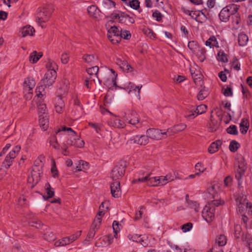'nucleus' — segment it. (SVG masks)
Wrapping results in <instances>:
<instances>
[{"label":"nucleus","instance_id":"50","mask_svg":"<svg viewBox=\"0 0 252 252\" xmlns=\"http://www.w3.org/2000/svg\"><path fill=\"white\" fill-rule=\"evenodd\" d=\"M127 237L130 240L138 243L140 240V237H141V235H138V234H129Z\"/></svg>","mask_w":252,"mask_h":252},{"label":"nucleus","instance_id":"3","mask_svg":"<svg viewBox=\"0 0 252 252\" xmlns=\"http://www.w3.org/2000/svg\"><path fill=\"white\" fill-rule=\"evenodd\" d=\"M171 130H161L158 128H149L146 131V134L149 139L158 140L165 138L170 136Z\"/></svg>","mask_w":252,"mask_h":252},{"label":"nucleus","instance_id":"42","mask_svg":"<svg viewBox=\"0 0 252 252\" xmlns=\"http://www.w3.org/2000/svg\"><path fill=\"white\" fill-rule=\"evenodd\" d=\"M46 190L47 198L52 197L54 195V189L52 188L49 183H46L45 186Z\"/></svg>","mask_w":252,"mask_h":252},{"label":"nucleus","instance_id":"16","mask_svg":"<svg viewBox=\"0 0 252 252\" xmlns=\"http://www.w3.org/2000/svg\"><path fill=\"white\" fill-rule=\"evenodd\" d=\"M110 188L111 192L113 197L117 198L120 196L121 191L120 189V184L119 181H115L112 183Z\"/></svg>","mask_w":252,"mask_h":252},{"label":"nucleus","instance_id":"21","mask_svg":"<svg viewBox=\"0 0 252 252\" xmlns=\"http://www.w3.org/2000/svg\"><path fill=\"white\" fill-rule=\"evenodd\" d=\"M205 45L209 46L210 48L214 47L217 48L219 47V43L217 41V38L214 35L211 36L206 41Z\"/></svg>","mask_w":252,"mask_h":252},{"label":"nucleus","instance_id":"26","mask_svg":"<svg viewBox=\"0 0 252 252\" xmlns=\"http://www.w3.org/2000/svg\"><path fill=\"white\" fill-rule=\"evenodd\" d=\"M249 38L248 36L243 33H240L238 35V44L241 46H245L248 41Z\"/></svg>","mask_w":252,"mask_h":252},{"label":"nucleus","instance_id":"2","mask_svg":"<svg viewBox=\"0 0 252 252\" xmlns=\"http://www.w3.org/2000/svg\"><path fill=\"white\" fill-rule=\"evenodd\" d=\"M61 132H64L66 133V134H68L69 136L76 137L74 138L75 142L73 143L71 140H69L67 142V145L74 146L78 148H82L84 146L85 144L84 141L81 139L80 137L76 135V132L71 127H67L65 126H62L56 131V133L58 134Z\"/></svg>","mask_w":252,"mask_h":252},{"label":"nucleus","instance_id":"48","mask_svg":"<svg viewBox=\"0 0 252 252\" xmlns=\"http://www.w3.org/2000/svg\"><path fill=\"white\" fill-rule=\"evenodd\" d=\"M227 132L230 134L237 135L238 131L235 125L230 126L226 129Z\"/></svg>","mask_w":252,"mask_h":252},{"label":"nucleus","instance_id":"39","mask_svg":"<svg viewBox=\"0 0 252 252\" xmlns=\"http://www.w3.org/2000/svg\"><path fill=\"white\" fill-rule=\"evenodd\" d=\"M239 147V143L235 140L231 141L229 146V150L232 152H235Z\"/></svg>","mask_w":252,"mask_h":252},{"label":"nucleus","instance_id":"33","mask_svg":"<svg viewBox=\"0 0 252 252\" xmlns=\"http://www.w3.org/2000/svg\"><path fill=\"white\" fill-rule=\"evenodd\" d=\"M246 169V167L245 163L242 162L239 164L238 165V169H237V173L236 174V178H240L244 173Z\"/></svg>","mask_w":252,"mask_h":252},{"label":"nucleus","instance_id":"60","mask_svg":"<svg viewBox=\"0 0 252 252\" xmlns=\"http://www.w3.org/2000/svg\"><path fill=\"white\" fill-rule=\"evenodd\" d=\"M69 60V56L66 53H64L62 55L61 61L63 63L66 64Z\"/></svg>","mask_w":252,"mask_h":252},{"label":"nucleus","instance_id":"18","mask_svg":"<svg viewBox=\"0 0 252 252\" xmlns=\"http://www.w3.org/2000/svg\"><path fill=\"white\" fill-rule=\"evenodd\" d=\"M83 61L87 63L93 64L98 60L97 57L93 54H86L82 57Z\"/></svg>","mask_w":252,"mask_h":252},{"label":"nucleus","instance_id":"45","mask_svg":"<svg viewBox=\"0 0 252 252\" xmlns=\"http://www.w3.org/2000/svg\"><path fill=\"white\" fill-rule=\"evenodd\" d=\"M101 223V218L96 217L92 224V228L97 230Z\"/></svg>","mask_w":252,"mask_h":252},{"label":"nucleus","instance_id":"1","mask_svg":"<svg viewBox=\"0 0 252 252\" xmlns=\"http://www.w3.org/2000/svg\"><path fill=\"white\" fill-rule=\"evenodd\" d=\"M224 201L220 200H213L205 205L202 211V215L205 220L210 222L215 217V207L222 205Z\"/></svg>","mask_w":252,"mask_h":252},{"label":"nucleus","instance_id":"8","mask_svg":"<svg viewBox=\"0 0 252 252\" xmlns=\"http://www.w3.org/2000/svg\"><path fill=\"white\" fill-rule=\"evenodd\" d=\"M120 31L121 29L115 26H111L108 29L107 37L113 44L118 43L121 40Z\"/></svg>","mask_w":252,"mask_h":252},{"label":"nucleus","instance_id":"35","mask_svg":"<svg viewBox=\"0 0 252 252\" xmlns=\"http://www.w3.org/2000/svg\"><path fill=\"white\" fill-rule=\"evenodd\" d=\"M41 56L42 55H37L36 51H33L31 54L30 56V61L32 63H35L39 60Z\"/></svg>","mask_w":252,"mask_h":252},{"label":"nucleus","instance_id":"41","mask_svg":"<svg viewBox=\"0 0 252 252\" xmlns=\"http://www.w3.org/2000/svg\"><path fill=\"white\" fill-rule=\"evenodd\" d=\"M69 238L68 237H65L61 239V240L55 242V245L57 247L63 246L70 244Z\"/></svg>","mask_w":252,"mask_h":252},{"label":"nucleus","instance_id":"13","mask_svg":"<svg viewBox=\"0 0 252 252\" xmlns=\"http://www.w3.org/2000/svg\"><path fill=\"white\" fill-rule=\"evenodd\" d=\"M126 120L128 121L129 124L132 125H136L139 123V119L137 117V114L133 111H127L124 116Z\"/></svg>","mask_w":252,"mask_h":252},{"label":"nucleus","instance_id":"5","mask_svg":"<svg viewBox=\"0 0 252 252\" xmlns=\"http://www.w3.org/2000/svg\"><path fill=\"white\" fill-rule=\"evenodd\" d=\"M42 171H41V166L39 165L37 166H33L31 175L29 176L28 178V182L31 184V187H33L40 180V175Z\"/></svg>","mask_w":252,"mask_h":252},{"label":"nucleus","instance_id":"25","mask_svg":"<svg viewBox=\"0 0 252 252\" xmlns=\"http://www.w3.org/2000/svg\"><path fill=\"white\" fill-rule=\"evenodd\" d=\"M187 127L186 125L184 124H180L175 126L173 127L168 128L167 130H171L170 136L177 132L181 131L185 129Z\"/></svg>","mask_w":252,"mask_h":252},{"label":"nucleus","instance_id":"32","mask_svg":"<svg viewBox=\"0 0 252 252\" xmlns=\"http://www.w3.org/2000/svg\"><path fill=\"white\" fill-rule=\"evenodd\" d=\"M185 117L188 120H192L197 116L195 109H193L190 110H187L184 114Z\"/></svg>","mask_w":252,"mask_h":252},{"label":"nucleus","instance_id":"31","mask_svg":"<svg viewBox=\"0 0 252 252\" xmlns=\"http://www.w3.org/2000/svg\"><path fill=\"white\" fill-rule=\"evenodd\" d=\"M225 8L231 15L235 14L237 12L239 6L236 4H231L226 6Z\"/></svg>","mask_w":252,"mask_h":252},{"label":"nucleus","instance_id":"38","mask_svg":"<svg viewBox=\"0 0 252 252\" xmlns=\"http://www.w3.org/2000/svg\"><path fill=\"white\" fill-rule=\"evenodd\" d=\"M98 67L95 65L88 68L87 69V72L90 76L94 75L97 78V74L98 73Z\"/></svg>","mask_w":252,"mask_h":252},{"label":"nucleus","instance_id":"4","mask_svg":"<svg viewBox=\"0 0 252 252\" xmlns=\"http://www.w3.org/2000/svg\"><path fill=\"white\" fill-rule=\"evenodd\" d=\"M112 20H118L121 24L128 25L133 24L135 20L133 14H128L125 12L113 13L110 15Z\"/></svg>","mask_w":252,"mask_h":252},{"label":"nucleus","instance_id":"28","mask_svg":"<svg viewBox=\"0 0 252 252\" xmlns=\"http://www.w3.org/2000/svg\"><path fill=\"white\" fill-rule=\"evenodd\" d=\"M206 50L204 48H199L196 53V56L201 62H203L206 59Z\"/></svg>","mask_w":252,"mask_h":252},{"label":"nucleus","instance_id":"53","mask_svg":"<svg viewBox=\"0 0 252 252\" xmlns=\"http://www.w3.org/2000/svg\"><path fill=\"white\" fill-rule=\"evenodd\" d=\"M89 125L90 126L94 129L97 133H99L102 128V126L100 124L90 123Z\"/></svg>","mask_w":252,"mask_h":252},{"label":"nucleus","instance_id":"10","mask_svg":"<svg viewBox=\"0 0 252 252\" xmlns=\"http://www.w3.org/2000/svg\"><path fill=\"white\" fill-rule=\"evenodd\" d=\"M149 142V139L146 135H136L130 137L127 141L130 144H137L140 145H146Z\"/></svg>","mask_w":252,"mask_h":252},{"label":"nucleus","instance_id":"52","mask_svg":"<svg viewBox=\"0 0 252 252\" xmlns=\"http://www.w3.org/2000/svg\"><path fill=\"white\" fill-rule=\"evenodd\" d=\"M121 68L124 70L128 72H131L132 71V67L130 64H129L126 61H124L121 65Z\"/></svg>","mask_w":252,"mask_h":252},{"label":"nucleus","instance_id":"11","mask_svg":"<svg viewBox=\"0 0 252 252\" xmlns=\"http://www.w3.org/2000/svg\"><path fill=\"white\" fill-rule=\"evenodd\" d=\"M150 174H149L145 176L144 177L139 178L137 179H134L133 180L132 183L136 184L139 182H146L147 185L150 186H160L158 184V181H155V179H158V177H151Z\"/></svg>","mask_w":252,"mask_h":252},{"label":"nucleus","instance_id":"43","mask_svg":"<svg viewBox=\"0 0 252 252\" xmlns=\"http://www.w3.org/2000/svg\"><path fill=\"white\" fill-rule=\"evenodd\" d=\"M217 59L219 61L222 63L228 62L227 56L223 51H219L218 52Z\"/></svg>","mask_w":252,"mask_h":252},{"label":"nucleus","instance_id":"30","mask_svg":"<svg viewBox=\"0 0 252 252\" xmlns=\"http://www.w3.org/2000/svg\"><path fill=\"white\" fill-rule=\"evenodd\" d=\"M102 6L105 9L108 10L115 7V3L111 0H103Z\"/></svg>","mask_w":252,"mask_h":252},{"label":"nucleus","instance_id":"9","mask_svg":"<svg viewBox=\"0 0 252 252\" xmlns=\"http://www.w3.org/2000/svg\"><path fill=\"white\" fill-rule=\"evenodd\" d=\"M125 164L120 163L116 165L112 169L111 173V177L114 181H118L124 175L125 172Z\"/></svg>","mask_w":252,"mask_h":252},{"label":"nucleus","instance_id":"6","mask_svg":"<svg viewBox=\"0 0 252 252\" xmlns=\"http://www.w3.org/2000/svg\"><path fill=\"white\" fill-rule=\"evenodd\" d=\"M20 149L21 146L20 145H16L13 148L12 150L6 156L2 163V166L4 167L7 169L11 165L13 159L16 158Z\"/></svg>","mask_w":252,"mask_h":252},{"label":"nucleus","instance_id":"12","mask_svg":"<svg viewBox=\"0 0 252 252\" xmlns=\"http://www.w3.org/2000/svg\"><path fill=\"white\" fill-rule=\"evenodd\" d=\"M51 15V12L46 8L38 9L36 15V21L41 24L48 20Z\"/></svg>","mask_w":252,"mask_h":252},{"label":"nucleus","instance_id":"23","mask_svg":"<svg viewBox=\"0 0 252 252\" xmlns=\"http://www.w3.org/2000/svg\"><path fill=\"white\" fill-rule=\"evenodd\" d=\"M88 12L90 16L97 18L99 15V10L94 5H91L88 7Z\"/></svg>","mask_w":252,"mask_h":252},{"label":"nucleus","instance_id":"22","mask_svg":"<svg viewBox=\"0 0 252 252\" xmlns=\"http://www.w3.org/2000/svg\"><path fill=\"white\" fill-rule=\"evenodd\" d=\"M110 125L117 128H124L126 126L125 123L119 118H114L110 121Z\"/></svg>","mask_w":252,"mask_h":252},{"label":"nucleus","instance_id":"37","mask_svg":"<svg viewBox=\"0 0 252 252\" xmlns=\"http://www.w3.org/2000/svg\"><path fill=\"white\" fill-rule=\"evenodd\" d=\"M208 92L205 88L202 89L198 94L197 98L199 100H202L208 95Z\"/></svg>","mask_w":252,"mask_h":252},{"label":"nucleus","instance_id":"17","mask_svg":"<svg viewBox=\"0 0 252 252\" xmlns=\"http://www.w3.org/2000/svg\"><path fill=\"white\" fill-rule=\"evenodd\" d=\"M35 82L34 79L31 77L27 78L24 83V87L25 90L28 91L29 93L35 87Z\"/></svg>","mask_w":252,"mask_h":252},{"label":"nucleus","instance_id":"64","mask_svg":"<svg viewBox=\"0 0 252 252\" xmlns=\"http://www.w3.org/2000/svg\"><path fill=\"white\" fill-rule=\"evenodd\" d=\"M153 16L156 18L157 21H160L161 20L162 15L158 11H156L153 13Z\"/></svg>","mask_w":252,"mask_h":252},{"label":"nucleus","instance_id":"20","mask_svg":"<svg viewBox=\"0 0 252 252\" xmlns=\"http://www.w3.org/2000/svg\"><path fill=\"white\" fill-rule=\"evenodd\" d=\"M39 123L40 127L43 130H46L49 125V121L46 115H39Z\"/></svg>","mask_w":252,"mask_h":252},{"label":"nucleus","instance_id":"7","mask_svg":"<svg viewBox=\"0 0 252 252\" xmlns=\"http://www.w3.org/2000/svg\"><path fill=\"white\" fill-rule=\"evenodd\" d=\"M57 77V73L55 69L48 70L44 75V78L41 80L42 85L51 86L55 82Z\"/></svg>","mask_w":252,"mask_h":252},{"label":"nucleus","instance_id":"47","mask_svg":"<svg viewBox=\"0 0 252 252\" xmlns=\"http://www.w3.org/2000/svg\"><path fill=\"white\" fill-rule=\"evenodd\" d=\"M246 121L243 119L241 120V123L240 124V130L241 133L245 134L247 133L248 130V127L246 126Z\"/></svg>","mask_w":252,"mask_h":252},{"label":"nucleus","instance_id":"63","mask_svg":"<svg viewBox=\"0 0 252 252\" xmlns=\"http://www.w3.org/2000/svg\"><path fill=\"white\" fill-rule=\"evenodd\" d=\"M223 94L225 96H232L233 94L232 90L230 88L227 87L224 90L223 93Z\"/></svg>","mask_w":252,"mask_h":252},{"label":"nucleus","instance_id":"49","mask_svg":"<svg viewBox=\"0 0 252 252\" xmlns=\"http://www.w3.org/2000/svg\"><path fill=\"white\" fill-rule=\"evenodd\" d=\"M212 116H211V123L210 125L212 128V131H216L219 127V124L218 122L212 119Z\"/></svg>","mask_w":252,"mask_h":252},{"label":"nucleus","instance_id":"61","mask_svg":"<svg viewBox=\"0 0 252 252\" xmlns=\"http://www.w3.org/2000/svg\"><path fill=\"white\" fill-rule=\"evenodd\" d=\"M96 230L92 228V229L89 231V233L87 235V239L88 241H90L92 240L95 235V233L96 232Z\"/></svg>","mask_w":252,"mask_h":252},{"label":"nucleus","instance_id":"54","mask_svg":"<svg viewBox=\"0 0 252 252\" xmlns=\"http://www.w3.org/2000/svg\"><path fill=\"white\" fill-rule=\"evenodd\" d=\"M192 226V224L191 222H188L183 225L181 228L184 232H187L191 229Z\"/></svg>","mask_w":252,"mask_h":252},{"label":"nucleus","instance_id":"56","mask_svg":"<svg viewBox=\"0 0 252 252\" xmlns=\"http://www.w3.org/2000/svg\"><path fill=\"white\" fill-rule=\"evenodd\" d=\"M113 229L114 232L115 233L114 236L116 237L117 233L120 231L119 223L118 221L115 220L113 222Z\"/></svg>","mask_w":252,"mask_h":252},{"label":"nucleus","instance_id":"40","mask_svg":"<svg viewBox=\"0 0 252 252\" xmlns=\"http://www.w3.org/2000/svg\"><path fill=\"white\" fill-rule=\"evenodd\" d=\"M120 37H121V39L122 38L126 40H129L131 38V35L129 31L122 30L121 29Z\"/></svg>","mask_w":252,"mask_h":252},{"label":"nucleus","instance_id":"27","mask_svg":"<svg viewBox=\"0 0 252 252\" xmlns=\"http://www.w3.org/2000/svg\"><path fill=\"white\" fill-rule=\"evenodd\" d=\"M34 32L33 27L31 26H26L22 30V36L25 37L27 35H32Z\"/></svg>","mask_w":252,"mask_h":252},{"label":"nucleus","instance_id":"51","mask_svg":"<svg viewBox=\"0 0 252 252\" xmlns=\"http://www.w3.org/2000/svg\"><path fill=\"white\" fill-rule=\"evenodd\" d=\"M134 9H137L140 6V2L138 0H132L129 1L128 4Z\"/></svg>","mask_w":252,"mask_h":252},{"label":"nucleus","instance_id":"44","mask_svg":"<svg viewBox=\"0 0 252 252\" xmlns=\"http://www.w3.org/2000/svg\"><path fill=\"white\" fill-rule=\"evenodd\" d=\"M207 106L205 104H201L197 106L195 109L197 116L205 113L207 110Z\"/></svg>","mask_w":252,"mask_h":252},{"label":"nucleus","instance_id":"55","mask_svg":"<svg viewBox=\"0 0 252 252\" xmlns=\"http://www.w3.org/2000/svg\"><path fill=\"white\" fill-rule=\"evenodd\" d=\"M201 15H203L204 17H205V15L204 14L203 12H200V11L195 12L192 11L190 15L193 19L195 20L196 21H198L197 18L200 16Z\"/></svg>","mask_w":252,"mask_h":252},{"label":"nucleus","instance_id":"19","mask_svg":"<svg viewBox=\"0 0 252 252\" xmlns=\"http://www.w3.org/2000/svg\"><path fill=\"white\" fill-rule=\"evenodd\" d=\"M222 144L221 141L220 140H216L211 143L208 148V152L210 154H214L217 152Z\"/></svg>","mask_w":252,"mask_h":252},{"label":"nucleus","instance_id":"29","mask_svg":"<svg viewBox=\"0 0 252 252\" xmlns=\"http://www.w3.org/2000/svg\"><path fill=\"white\" fill-rule=\"evenodd\" d=\"M245 206L248 209V213L250 215H252V204L251 202H246V205L240 203L238 205L239 211H243L244 207Z\"/></svg>","mask_w":252,"mask_h":252},{"label":"nucleus","instance_id":"36","mask_svg":"<svg viewBox=\"0 0 252 252\" xmlns=\"http://www.w3.org/2000/svg\"><path fill=\"white\" fill-rule=\"evenodd\" d=\"M216 243L219 246H223L226 244V239L224 235H220L216 240Z\"/></svg>","mask_w":252,"mask_h":252},{"label":"nucleus","instance_id":"57","mask_svg":"<svg viewBox=\"0 0 252 252\" xmlns=\"http://www.w3.org/2000/svg\"><path fill=\"white\" fill-rule=\"evenodd\" d=\"M189 207L193 209L195 212H197L199 210V204L195 201H190L189 203Z\"/></svg>","mask_w":252,"mask_h":252},{"label":"nucleus","instance_id":"34","mask_svg":"<svg viewBox=\"0 0 252 252\" xmlns=\"http://www.w3.org/2000/svg\"><path fill=\"white\" fill-rule=\"evenodd\" d=\"M88 168V163L84 160L79 161L76 167L77 171H83L87 169Z\"/></svg>","mask_w":252,"mask_h":252},{"label":"nucleus","instance_id":"62","mask_svg":"<svg viewBox=\"0 0 252 252\" xmlns=\"http://www.w3.org/2000/svg\"><path fill=\"white\" fill-rule=\"evenodd\" d=\"M232 178L231 176H228L226 177L224 180V186L225 187H229L231 185Z\"/></svg>","mask_w":252,"mask_h":252},{"label":"nucleus","instance_id":"24","mask_svg":"<svg viewBox=\"0 0 252 252\" xmlns=\"http://www.w3.org/2000/svg\"><path fill=\"white\" fill-rule=\"evenodd\" d=\"M230 15H231L224 7L220 11L219 14V17L221 21L226 22L228 21Z\"/></svg>","mask_w":252,"mask_h":252},{"label":"nucleus","instance_id":"46","mask_svg":"<svg viewBox=\"0 0 252 252\" xmlns=\"http://www.w3.org/2000/svg\"><path fill=\"white\" fill-rule=\"evenodd\" d=\"M38 112L40 115H45L47 112L46 106L45 103L39 102L38 104Z\"/></svg>","mask_w":252,"mask_h":252},{"label":"nucleus","instance_id":"58","mask_svg":"<svg viewBox=\"0 0 252 252\" xmlns=\"http://www.w3.org/2000/svg\"><path fill=\"white\" fill-rule=\"evenodd\" d=\"M51 172L53 174V176L54 178H55L58 175V171L55 165V162L54 160H53L52 161Z\"/></svg>","mask_w":252,"mask_h":252},{"label":"nucleus","instance_id":"15","mask_svg":"<svg viewBox=\"0 0 252 252\" xmlns=\"http://www.w3.org/2000/svg\"><path fill=\"white\" fill-rule=\"evenodd\" d=\"M175 178V175L174 174L169 173L166 176H161L158 177V179H155V181H158V184L160 186H163L166 184L167 183L171 182L174 180Z\"/></svg>","mask_w":252,"mask_h":252},{"label":"nucleus","instance_id":"14","mask_svg":"<svg viewBox=\"0 0 252 252\" xmlns=\"http://www.w3.org/2000/svg\"><path fill=\"white\" fill-rule=\"evenodd\" d=\"M63 94L60 93V95L55 98V109L56 112L61 114L63 111L64 103L61 96Z\"/></svg>","mask_w":252,"mask_h":252},{"label":"nucleus","instance_id":"59","mask_svg":"<svg viewBox=\"0 0 252 252\" xmlns=\"http://www.w3.org/2000/svg\"><path fill=\"white\" fill-rule=\"evenodd\" d=\"M29 224L32 227H35L37 228H39L41 226V223L39 220H32L30 222Z\"/></svg>","mask_w":252,"mask_h":252}]
</instances>
